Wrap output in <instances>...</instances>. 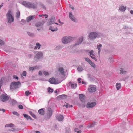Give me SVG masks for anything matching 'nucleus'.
Wrapping results in <instances>:
<instances>
[{"label":"nucleus","mask_w":133,"mask_h":133,"mask_svg":"<svg viewBox=\"0 0 133 133\" xmlns=\"http://www.w3.org/2000/svg\"><path fill=\"white\" fill-rule=\"evenodd\" d=\"M103 36L102 33L97 31L91 32L88 35V39L91 41H94L96 38H101Z\"/></svg>","instance_id":"nucleus-1"},{"label":"nucleus","mask_w":133,"mask_h":133,"mask_svg":"<svg viewBox=\"0 0 133 133\" xmlns=\"http://www.w3.org/2000/svg\"><path fill=\"white\" fill-rule=\"evenodd\" d=\"M22 4L26 7L29 9H36L37 7L36 4L30 2L24 1L22 3Z\"/></svg>","instance_id":"nucleus-2"},{"label":"nucleus","mask_w":133,"mask_h":133,"mask_svg":"<svg viewBox=\"0 0 133 133\" xmlns=\"http://www.w3.org/2000/svg\"><path fill=\"white\" fill-rule=\"evenodd\" d=\"M12 12L10 10H9L6 14V16L8 23L11 24L14 20V18L12 14Z\"/></svg>","instance_id":"nucleus-3"},{"label":"nucleus","mask_w":133,"mask_h":133,"mask_svg":"<svg viewBox=\"0 0 133 133\" xmlns=\"http://www.w3.org/2000/svg\"><path fill=\"white\" fill-rule=\"evenodd\" d=\"M19 81L17 82H13L11 83L10 86V90L12 91L15 90L18 88V86L21 85Z\"/></svg>","instance_id":"nucleus-4"},{"label":"nucleus","mask_w":133,"mask_h":133,"mask_svg":"<svg viewBox=\"0 0 133 133\" xmlns=\"http://www.w3.org/2000/svg\"><path fill=\"white\" fill-rule=\"evenodd\" d=\"M73 40L72 37L66 36L63 37L62 39V42L64 44H66L72 41Z\"/></svg>","instance_id":"nucleus-5"},{"label":"nucleus","mask_w":133,"mask_h":133,"mask_svg":"<svg viewBox=\"0 0 133 133\" xmlns=\"http://www.w3.org/2000/svg\"><path fill=\"white\" fill-rule=\"evenodd\" d=\"M34 58L35 60H38L41 58L43 56V54L41 51H36Z\"/></svg>","instance_id":"nucleus-6"},{"label":"nucleus","mask_w":133,"mask_h":133,"mask_svg":"<svg viewBox=\"0 0 133 133\" xmlns=\"http://www.w3.org/2000/svg\"><path fill=\"white\" fill-rule=\"evenodd\" d=\"M10 97L7 96L6 94H3L0 96V101L3 102H5L9 100Z\"/></svg>","instance_id":"nucleus-7"},{"label":"nucleus","mask_w":133,"mask_h":133,"mask_svg":"<svg viewBox=\"0 0 133 133\" xmlns=\"http://www.w3.org/2000/svg\"><path fill=\"white\" fill-rule=\"evenodd\" d=\"M83 36L80 37L75 42L74 45L75 46L78 45L80 44L83 42Z\"/></svg>","instance_id":"nucleus-8"},{"label":"nucleus","mask_w":133,"mask_h":133,"mask_svg":"<svg viewBox=\"0 0 133 133\" xmlns=\"http://www.w3.org/2000/svg\"><path fill=\"white\" fill-rule=\"evenodd\" d=\"M45 23L44 21L42 20L41 22H39L35 24V25L37 27H41V29H43V26Z\"/></svg>","instance_id":"nucleus-9"},{"label":"nucleus","mask_w":133,"mask_h":133,"mask_svg":"<svg viewBox=\"0 0 133 133\" xmlns=\"http://www.w3.org/2000/svg\"><path fill=\"white\" fill-rule=\"evenodd\" d=\"M52 114V111L51 109L50 108H48L47 111V116L48 119H49L50 118Z\"/></svg>","instance_id":"nucleus-10"},{"label":"nucleus","mask_w":133,"mask_h":133,"mask_svg":"<svg viewBox=\"0 0 133 133\" xmlns=\"http://www.w3.org/2000/svg\"><path fill=\"white\" fill-rule=\"evenodd\" d=\"M96 103L95 102H89L86 105V107L87 108H90L93 107L96 105Z\"/></svg>","instance_id":"nucleus-11"},{"label":"nucleus","mask_w":133,"mask_h":133,"mask_svg":"<svg viewBox=\"0 0 133 133\" xmlns=\"http://www.w3.org/2000/svg\"><path fill=\"white\" fill-rule=\"evenodd\" d=\"M49 81L51 83L54 84H58L60 83L57 79H56L54 78H52L49 79Z\"/></svg>","instance_id":"nucleus-12"},{"label":"nucleus","mask_w":133,"mask_h":133,"mask_svg":"<svg viewBox=\"0 0 133 133\" xmlns=\"http://www.w3.org/2000/svg\"><path fill=\"white\" fill-rule=\"evenodd\" d=\"M55 17L54 16H52L51 18L49 19L48 22V25H50L55 23Z\"/></svg>","instance_id":"nucleus-13"},{"label":"nucleus","mask_w":133,"mask_h":133,"mask_svg":"<svg viewBox=\"0 0 133 133\" xmlns=\"http://www.w3.org/2000/svg\"><path fill=\"white\" fill-rule=\"evenodd\" d=\"M69 17L70 18L72 21L75 22H77L78 20L77 19L75 18L74 16L71 12H70L69 15Z\"/></svg>","instance_id":"nucleus-14"},{"label":"nucleus","mask_w":133,"mask_h":133,"mask_svg":"<svg viewBox=\"0 0 133 133\" xmlns=\"http://www.w3.org/2000/svg\"><path fill=\"white\" fill-rule=\"evenodd\" d=\"M96 90L95 87L93 85L90 86L88 89V91L89 92H94Z\"/></svg>","instance_id":"nucleus-15"},{"label":"nucleus","mask_w":133,"mask_h":133,"mask_svg":"<svg viewBox=\"0 0 133 133\" xmlns=\"http://www.w3.org/2000/svg\"><path fill=\"white\" fill-rule=\"evenodd\" d=\"M93 52L94 51L93 50H92L90 51L89 53V56L92 59L94 60L95 61H97V60L95 57V56L93 54Z\"/></svg>","instance_id":"nucleus-16"},{"label":"nucleus","mask_w":133,"mask_h":133,"mask_svg":"<svg viewBox=\"0 0 133 133\" xmlns=\"http://www.w3.org/2000/svg\"><path fill=\"white\" fill-rule=\"evenodd\" d=\"M35 18V15L30 16L26 18V21L27 22H30Z\"/></svg>","instance_id":"nucleus-17"},{"label":"nucleus","mask_w":133,"mask_h":133,"mask_svg":"<svg viewBox=\"0 0 133 133\" xmlns=\"http://www.w3.org/2000/svg\"><path fill=\"white\" fill-rule=\"evenodd\" d=\"M68 85L71 86L72 88L74 89L77 87V84H72L71 82H70L68 83Z\"/></svg>","instance_id":"nucleus-18"},{"label":"nucleus","mask_w":133,"mask_h":133,"mask_svg":"<svg viewBox=\"0 0 133 133\" xmlns=\"http://www.w3.org/2000/svg\"><path fill=\"white\" fill-rule=\"evenodd\" d=\"M56 118L59 121H61L63 120L64 119V117L62 115H59L57 116Z\"/></svg>","instance_id":"nucleus-19"},{"label":"nucleus","mask_w":133,"mask_h":133,"mask_svg":"<svg viewBox=\"0 0 133 133\" xmlns=\"http://www.w3.org/2000/svg\"><path fill=\"white\" fill-rule=\"evenodd\" d=\"M67 96L65 95H62L58 96L57 98L58 99H64L66 98Z\"/></svg>","instance_id":"nucleus-20"},{"label":"nucleus","mask_w":133,"mask_h":133,"mask_svg":"<svg viewBox=\"0 0 133 133\" xmlns=\"http://www.w3.org/2000/svg\"><path fill=\"white\" fill-rule=\"evenodd\" d=\"M41 45L38 42H37L36 44V46L34 48L35 50H36L37 49H39L41 48Z\"/></svg>","instance_id":"nucleus-21"},{"label":"nucleus","mask_w":133,"mask_h":133,"mask_svg":"<svg viewBox=\"0 0 133 133\" xmlns=\"http://www.w3.org/2000/svg\"><path fill=\"white\" fill-rule=\"evenodd\" d=\"M27 35L30 37L32 38H34L35 36V34L33 33H31L29 32H27Z\"/></svg>","instance_id":"nucleus-22"},{"label":"nucleus","mask_w":133,"mask_h":133,"mask_svg":"<svg viewBox=\"0 0 133 133\" xmlns=\"http://www.w3.org/2000/svg\"><path fill=\"white\" fill-rule=\"evenodd\" d=\"M96 124L95 122H93L92 123H89L87 127L88 128H91L92 127H94Z\"/></svg>","instance_id":"nucleus-23"},{"label":"nucleus","mask_w":133,"mask_h":133,"mask_svg":"<svg viewBox=\"0 0 133 133\" xmlns=\"http://www.w3.org/2000/svg\"><path fill=\"white\" fill-rule=\"evenodd\" d=\"M126 9V7L124 6H121L120 7L119 10L121 12H124L125 11Z\"/></svg>","instance_id":"nucleus-24"},{"label":"nucleus","mask_w":133,"mask_h":133,"mask_svg":"<svg viewBox=\"0 0 133 133\" xmlns=\"http://www.w3.org/2000/svg\"><path fill=\"white\" fill-rule=\"evenodd\" d=\"M39 113L42 115H44L45 114L43 108L41 109L38 111Z\"/></svg>","instance_id":"nucleus-25"},{"label":"nucleus","mask_w":133,"mask_h":133,"mask_svg":"<svg viewBox=\"0 0 133 133\" xmlns=\"http://www.w3.org/2000/svg\"><path fill=\"white\" fill-rule=\"evenodd\" d=\"M49 29L52 32L57 31L58 30L57 28L56 27L54 28L51 26L49 27Z\"/></svg>","instance_id":"nucleus-26"},{"label":"nucleus","mask_w":133,"mask_h":133,"mask_svg":"<svg viewBox=\"0 0 133 133\" xmlns=\"http://www.w3.org/2000/svg\"><path fill=\"white\" fill-rule=\"evenodd\" d=\"M23 115L24 117L26 118L27 120H28L29 119L32 120L31 117L29 116H28V115L25 114H23Z\"/></svg>","instance_id":"nucleus-27"},{"label":"nucleus","mask_w":133,"mask_h":133,"mask_svg":"<svg viewBox=\"0 0 133 133\" xmlns=\"http://www.w3.org/2000/svg\"><path fill=\"white\" fill-rule=\"evenodd\" d=\"M120 71L121 74H125L127 72V71L124 69L122 68L120 69Z\"/></svg>","instance_id":"nucleus-28"},{"label":"nucleus","mask_w":133,"mask_h":133,"mask_svg":"<svg viewBox=\"0 0 133 133\" xmlns=\"http://www.w3.org/2000/svg\"><path fill=\"white\" fill-rule=\"evenodd\" d=\"M64 69L62 67H60L59 68L58 70V71H59L61 72L62 74H64V71L63 70Z\"/></svg>","instance_id":"nucleus-29"},{"label":"nucleus","mask_w":133,"mask_h":133,"mask_svg":"<svg viewBox=\"0 0 133 133\" xmlns=\"http://www.w3.org/2000/svg\"><path fill=\"white\" fill-rule=\"evenodd\" d=\"M116 86L117 90H119L121 88V84L119 83H117L116 84Z\"/></svg>","instance_id":"nucleus-30"},{"label":"nucleus","mask_w":133,"mask_h":133,"mask_svg":"<svg viewBox=\"0 0 133 133\" xmlns=\"http://www.w3.org/2000/svg\"><path fill=\"white\" fill-rule=\"evenodd\" d=\"M79 96L80 100L82 102L84 98V95L82 94H80L79 95Z\"/></svg>","instance_id":"nucleus-31"},{"label":"nucleus","mask_w":133,"mask_h":133,"mask_svg":"<svg viewBox=\"0 0 133 133\" xmlns=\"http://www.w3.org/2000/svg\"><path fill=\"white\" fill-rule=\"evenodd\" d=\"M10 102L12 105H14L16 103V101L13 99H10Z\"/></svg>","instance_id":"nucleus-32"},{"label":"nucleus","mask_w":133,"mask_h":133,"mask_svg":"<svg viewBox=\"0 0 133 133\" xmlns=\"http://www.w3.org/2000/svg\"><path fill=\"white\" fill-rule=\"evenodd\" d=\"M102 45L101 44H100L99 45H97V48L98 50V53L99 54L100 52L101 51L100 48L102 47Z\"/></svg>","instance_id":"nucleus-33"},{"label":"nucleus","mask_w":133,"mask_h":133,"mask_svg":"<svg viewBox=\"0 0 133 133\" xmlns=\"http://www.w3.org/2000/svg\"><path fill=\"white\" fill-rule=\"evenodd\" d=\"M77 69L79 72L82 71L83 70L82 66L81 65H79L77 68Z\"/></svg>","instance_id":"nucleus-34"},{"label":"nucleus","mask_w":133,"mask_h":133,"mask_svg":"<svg viewBox=\"0 0 133 133\" xmlns=\"http://www.w3.org/2000/svg\"><path fill=\"white\" fill-rule=\"evenodd\" d=\"M48 92L49 93H52L53 92V89L50 87H48Z\"/></svg>","instance_id":"nucleus-35"},{"label":"nucleus","mask_w":133,"mask_h":133,"mask_svg":"<svg viewBox=\"0 0 133 133\" xmlns=\"http://www.w3.org/2000/svg\"><path fill=\"white\" fill-rule=\"evenodd\" d=\"M13 125V124H12V123H10V124H7L5 125V127H12Z\"/></svg>","instance_id":"nucleus-36"},{"label":"nucleus","mask_w":133,"mask_h":133,"mask_svg":"<svg viewBox=\"0 0 133 133\" xmlns=\"http://www.w3.org/2000/svg\"><path fill=\"white\" fill-rule=\"evenodd\" d=\"M20 15V12L19 11L17 12L16 14V17L17 18H18L19 17Z\"/></svg>","instance_id":"nucleus-37"},{"label":"nucleus","mask_w":133,"mask_h":133,"mask_svg":"<svg viewBox=\"0 0 133 133\" xmlns=\"http://www.w3.org/2000/svg\"><path fill=\"white\" fill-rule=\"evenodd\" d=\"M5 44V42L4 41L0 39V45H2Z\"/></svg>","instance_id":"nucleus-38"},{"label":"nucleus","mask_w":133,"mask_h":133,"mask_svg":"<svg viewBox=\"0 0 133 133\" xmlns=\"http://www.w3.org/2000/svg\"><path fill=\"white\" fill-rule=\"evenodd\" d=\"M30 115L34 118H35V119H36L37 118L36 117V116L32 112H30Z\"/></svg>","instance_id":"nucleus-39"},{"label":"nucleus","mask_w":133,"mask_h":133,"mask_svg":"<svg viewBox=\"0 0 133 133\" xmlns=\"http://www.w3.org/2000/svg\"><path fill=\"white\" fill-rule=\"evenodd\" d=\"M89 64L93 68H94L96 66L95 64L91 61Z\"/></svg>","instance_id":"nucleus-40"},{"label":"nucleus","mask_w":133,"mask_h":133,"mask_svg":"<svg viewBox=\"0 0 133 133\" xmlns=\"http://www.w3.org/2000/svg\"><path fill=\"white\" fill-rule=\"evenodd\" d=\"M21 24L22 25L25 24L26 23V21L24 19H22L21 21Z\"/></svg>","instance_id":"nucleus-41"},{"label":"nucleus","mask_w":133,"mask_h":133,"mask_svg":"<svg viewBox=\"0 0 133 133\" xmlns=\"http://www.w3.org/2000/svg\"><path fill=\"white\" fill-rule=\"evenodd\" d=\"M12 114L18 116L19 115V114H18L17 112L14 111L12 112Z\"/></svg>","instance_id":"nucleus-42"},{"label":"nucleus","mask_w":133,"mask_h":133,"mask_svg":"<svg viewBox=\"0 0 133 133\" xmlns=\"http://www.w3.org/2000/svg\"><path fill=\"white\" fill-rule=\"evenodd\" d=\"M65 106L66 108L68 107H72V105H70L69 104L66 103V105H64V106Z\"/></svg>","instance_id":"nucleus-43"},{"label":"nucleus","mask_w":133,"mask_h":133,"mask_svg":"<svg viewBox=\"0 0 133 133\" xmlns=\"http://www.w3.org/2000/svg\"><path fill=\"white\" fill-rule=\"evenodd\" d=\"M70 129L69 128H67L66 130V133H70Z\"/></svg>","instance_id":"nucleus-44"},{"label":"nucleus","mask_w":133,"mask_h":133,"mask_svg":"<svg viewBox=\"0 0 133 133\" xmlns=\"http://www.w3.org/2000/svg\"><path fill=\"white\" fill-rule=\"evenodd\" d=\"M31 94V92H29V91H26L25 92V94L27 96H28L30 94Z\"/></svg>","instance_id":"nucleus-45"},{"label":"nucleus","mask_w":133,"mask_h":133,"mask_svg":"<svg viewBox=\"0 0 133 133\" xmlns=\"http://www.w3.org/2000/svg\"><path fill=\"white\" fill-rule=\"evenodd\" d=\"M39 6L41 8H43V9H46L44 5L42 4H40L39 5Z\"/></svg>","instance_id":"nucleus-46"},{"label":"nucleus","mask_w":133,"mask_h":133,"mask_svg":"<svg viewBox=\"0 0 133 133\" xmlns=\"http://www.w3.org/2000/svg\"><path fill=\"white\" fill-rule=\"evenodd\" d=\"M43 73L44 75L45 76H47L49 75V73L48 72L45 71H43Z\"/></svg>","instance_id":"nucleus-47"},{"label":"nucleus","mask_w":133,"mask_h":133,"mask_svg":"<svg viewBox=\"0 0 133 133\" xmlns=\"http://www.w3.org/2000/svg\"><path fill=\"white\" fill-rule=\"evenodd\" d=\"M129 78V76H127L125 77L124 78H123L122 80L125 81L126 80L128 79Z\"/></svg>","instance_id":"nucleus-48"},{"label":"nucleus","mask_w":133,"mask_h":133,"mask_svg":"<svg viewBox=\"0 0 133 133\" xmlns=\"http://www.w3.org/2000/svg\"><path fill=\"white\" fill-rule=\"evenodd\" d=\"M85 60L88 62L89 63H90L91 62V60H90L89 58H86L85 59Z\"/></svg>","instance_id":"nucleus-49"},{"label":"nucleus","mask_w":133,"mask_h":133,"mask_svg":"<svg viewBox=\"0 0 133 133\" xmlns=\"http://www.w3.org/2000/svg\"><path fill=\"white\" fill-rule=\"evenodd\" d=\"M13 78L15 79H17V80H18V78L16 75H13Z\"/></svg>","instance_id":"nucleus-50"},{"label":"nucleus","mask_w":133,"mask_h":133,"mask_svg":"<svg viewBox=\"0 0 133 133\" xmlns=\"http://www.w3.org/2000/svg\"><path fill=\"white\" fill-rule=\"evenodd\" d=\"M22 75L23 76H26V72L25 71H24L22 73Z\"/></svg>","instance_id":"nucleus-51"},{"label":"nucleus","mask_w":133,"mask_h":133,"mask_svg":"<svg viewBox=\"0 0 133 133\" xmlns=\"http://www.w3.org/2000/svg\"><path fill=\"white\" fill-rule=\"evenodd\" d=\"M34 70L38 69L39 68V66H34Z\"/></svg>","instance_id":"nucleus-52"},{"label":"nucleus","mask_w":133,"mask_h":133,"mask_svg":"<svg viewBox=\"0 0 133 133\" xmlns=\"http://www.w3.org/2000/svg\"><path fill=\"white\" fill-rule=\"evenodd\" d=\"M33 56V55L32 54H28V57L30 58H31Z\"/></svg>","instance_id":"nucleus-53"},{"label":"nucleus","mask_w":133,"mask_h":133,"mask_svg":"<svg viewBox=\"0 0 133 133\" xmlns=\"http://www.w3.org/2000/svg\"><path fill=\"white\" fill-rule=\"evenodd\" d=\"M39 16L40 17H42V16H45V18H47L48 17V16L46 14H45V15H39Z\"/></svg>","instance_id":"nucleus-54"},{"label":"nucleus","mask_w":133,"mask_h":133,"mask_svg":"<svg viewBox=\"0 0 133 133\" xmlns=\"http://www.w3.org/2000/svg\"><path fill=\"white\" fill-rule=\"evenodd\" d=\"M62 47L61 46H58L56 47V49H60L62 48Z\"/></svg>","instance_id":"nucleus-55"},{"label":"nucleus","mask_w":133,"mask_h":133,"mask_svg":"<svg viewBox=\"0 0 133 133\" xmlns=\"http://www.w3.org/2000/svg\"><path fill=\"white\" fill-rule=\"evenodd\" d=\"M29 70H32V71H33L34 70V66L31 67H29Z\"/></svg>","instance_id":"nucleus-56"},{"label":"nucleus","mask_w":133,"mask_h":133,"mask_svg":"<svg viewBox=\"0 0 133 133\" xmlns=\"http://www.w3.org/2000/svg\"><path fill=\"white\" fill-rule=\"evenodd\" d=\"M18 108L20 109H22L23 108V106L21 105H19L18 106Z\"/></svg>","instance_id":"nucleus-57"},{"label":"nucleus","mask_w":133,"mask_h":133,"mask_svg":"<svg viewBox=\"0 0 133 133\" xmlns=\"http://www.w3.org/2000/svg\"><path fill=\"white\" fill-rule=\"evenodd\" d=\"M69 7L72 10H74V8L71 5L69 4Z\"/></svg>","instance_id":"nucleus-58"},{"label":"nucleus","mask_w":133,"mask_h":133,"mask_svg":"<svg viewBox=\"0 0 133 133\" xmlns=\"http://www.w3.org/2000/svg\"><path fill=\"white\" fill-rule=\"evenodd\" d=\"M8 130L9 131H14L16 130V129L15 128H12V129H11L9 130Z\"/></svg>","instance_id":"nucleus-59"},{"label":"nucleus","mask_w":133,"mask_h":133,"mask_svg":"<svg viewBox=\"0 0 133 133\" xmlns=\"http://www.w3.org/2000/svg\"><path fill=\"white\" fill-rule=\"evenodd\" d=\"M38 74L40 75L41 76L42 75V73L41 71H39L38 72Z\"/></svg>","instance_id":"nucleus-60"},{"label":"nucleus","mask_w":133,"mask_h":133,"mask_svg":"<svg viewBox=\"0 0 133 133\" xmlns=\"http://www.w3.org/2000/svg\"><path fill=\"white\" fill-rule=\"evenodd\" d=\"M81 79V78H79L78 79V83H81V81H80Z\"/></svg>","instance_id":"nucleus-61"},{"label":"nucleus","mask_w":133,"mask_h":133,"mask_svg":"<svg viewBox=\"0 0 133 133\" xmlns=\"http://www.w3.org/2000/svg\"><path fill=\"white\" fill-rule=\"evenodd\" d=\"M1 110L3 112H5V110L3 109H1Z\"/></svg>","instance_id":"nucleus-62"},{"label":"nucleus","mask_w":133,"mask_h":133,"mask_svg":"<svg viewBox=\"0 0 133 133\" xmlns=\"http://www.w3.org/2000/svg\"><path fill=\"white\" fill-rule=\"evenodd\" d=\"M58 21H59V23H61L62 24H64V23L63 22H62V23H61V22L60 21V19H59L58 20Z\"/></svg>","instance_id":"nucleus-63"},{"label":"nucleus","mask_w":133,"mask_h":133,"mask_svg":"<svg viewBox=\"0 0 133 133\" xmlns=\"http://www.w3.org/2000/svg\"><path fill=\"white\" fill-rule=\"evenodd\" d=\"M130 12L131 14H133V10H131L130 11Z\"/></svg>","instance_id":"nucleus-64"}]
</instances>
